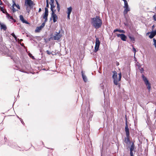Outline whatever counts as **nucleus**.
<instances>
[{"mask_svg": "<svg viewBox=\"0 0 156 156\" xmlns=\"http://www.w3.org/2000/svg\"><path fill=\"white\" fill-rule=\"evenodd\" d=\"M153 40L154 43V44L155 47H156V40H155L154 39H153Z\"/></svg>", "mask_w": 156, "mask_h": 156, "instance_id": "nucleus-33", "label": "nucleus"}, {"mask_svg": "<svg viewBox=\"0 0 156 156\" xmlns=\"http://www.w3.org/2000/svg\"><path fill=\"white\" fill-rule=\"evenodd\" d=\"M120 33H125V31L123 30H121L120 31Z\"/></svg>", "mask_w": 156, "mask_h": 156, "instance_id": "nucleus-37", "label": "nucleus"}, {"mask_svg": "<svg viewBox=\"0 0 156 156\" xmlns=\"http://www.w3.org/2000/svg\"><path fill=\"white\" fill-rule=\"evenodd\" d=\"M121 30H119V29H116L115 30H114V31L113 32L115 33V32H117V31H118V32H120V31Z\"/></svg>", "mask_w": 156, "mask_h": 156, "instance_id": "nucleus-32", "label": "nucleus"}, {"mask_svg": "<svg viewBox=\"0 0 156 156\" xmlns=\"http://www.w3.org/2000/svg\"><path fill=\"white\" fill-rule=\"evenodd\" d=\"M1 29L4 30H5L6 29V27L5 25L3 24H1Z\"/></svg>", "mask_w": 156, "mask_h": 156, "instance_id": "nucleus-23", "label": "nucleus"}, {"mask_svg": "<svg viewBox=\"0 0 156 156\" xmlns=\"http://www.w3.org/2000/svg\"><path fill=\"white\" fill-rule=\"evenodd\" d=\"M133 52L134 53V54L135 55L136 51V50L135 48L133 47Z\"/></svg>", "mask_w": 156, "mask_h": 156, "instance_id": "nucleus-36", "label": "nucleus"}, {"mask_svg": "<svg viewBox=\"0 0 156 156\" xmlns=\"http://www.w3.org/2000/svg\"><path fill=\"white\" fill-rule=\"evenodd\" d=\"M56 4L57 5V10L58 12H59L60 10V5L57 1V0H55Z\"/></svg>", "mask_w": 156, "mask_h": 156, "instance_id": "nucleus-20", "label": "nucleus"}, {"mask_svg": "<svg viewBox=\"0 0 156 156\" xmlns=\"http://www.w3.org/2000/svg\"><path fill=\"white\" fill-rule=\"evenodd\" d=\"M117 36L118 37H120L121 39L123 41H125L126 40L127 37L124 34H117Z\"/></svg>", "mask_w": 156, "mask_h": 156, "instance_id": "nucleus-10", "label": "nucleus"}, {"mask_svg": "<svg viewBox=\"0 0 156 156\" xmlns=\"http://www.w3.org/2000/svg\"><path fill=\"white\" fill-rule=\"evenodd\" d=\"M154 25H153L152 26V28H154Z\"/></svg>", "mask_w": 156, "mask_h": 156, "instance_id": "nucleus-42", "label": "nucleus"}, {"mask_svg": "<svg viewBox=\"0 0 156 156\" xmlns=\"http://www.w3.org/2000/svg\"><path fill=\"white\" fill-rule=\"evenodd\" d=\"M12 2H13V3L12 5V10L13 12L14 13L16 11V9L14 8V6H15V3L13 0L12 1Z\"/></svg>", "mask_w": 156, "mask_h": 156, "instance_id": "nucleus-22", "label": "nucleus"}, {"mask_svg": "<svg viewBox=\"0 0 156 156\" xmlns=\"http://www.w3.org/2000/svg\"><path fill=\"white\" fill-rule=\"evenodd\" d=\"M15 5L19 9H20V6L18 4H16Z\"/></svg>", "mask_w": 156, "mask_h": 156, "instance_id": "nucleus-31", "label": "nucleus"}, {"mask_svg": "<svg viewBox=\"0 0 156 156\" xmlns=\"http://www.w3.org/2000/svg\"><path fill=\"white\" fill-rule=\"evenodd\" d=\"M133 151V150H130V156H134Z\"/></svg>", "mask_w": 156, "mask_h": 156, "instance_id": "nucleus-27", "label": "nucleus"}, {"mask_svg": "<svg viewBox=\"0 0 156 156\" xmlns=\"http://www.w3.org/2000/svg\"><path fill=\"white\" fill-rule=\"evenodd\" d=\"M6 15L7 17L8 18V19L9 20H10V19L12 16L10 15L8 12H6Z\"/></svg>", "mask_w": 156, "mask_h": 156, "instance_id": "nucleus-26", "label": "nucleus"}, {"mask_svg": "<svg viewBox=\"0 0 156 156\" xmlns=\"http://www.w3.org/2000/svg\"><path fill=\"white\" fill-rule=\"evenodd\" d=\"M100 44V42L99 38H97L96 39L95 45L94 50V52H96L98 50Z\"/></svg>", "mask_w": 156, "mask_h": 156, "instance_id": "nucleus-6", "label": "nucleus"}, {"mask_svg": "<svg viewBox=\"0 0 156 156\" xmlns=\"http://www.w3.org/2000/svg\"><path fill=\"white\" fill-rule=\"evenodd\" d=\"M29 56H31V55H29Z\"/></svg>", "mask_w": 156, "mask_h": 156, "instance_id": "nucleus-47", "label": "nucleus"}, {"mask_svg": "<svg viewBox=\"0 0 156 156\" xmlns=\"http://www.w3.org/2000/svg\"><path fill=\"white\" fill-rule=\"evenodd\" d=\"M20 20L23 23H25L27 24H29L30 23L27 22V20H25L24 19L22 15H20Z\"/></svg>", "mask_w": 156, "mask_h": 156, "instance_id": "nucleus-14", "label": "nucleus"}, {"mask_svg": "<svg viewBox=\"0 0 156 156\" xmlns=\"http://www.w3.org/2000/svg\"><path fill=\"white\" fill-rule=\"evenodd\" d=\"M126 137L124 138V142L126 144L130 143L129 135H126Z\"/></svg>", "mask_w": 156, "mask_h": 156, "instance_id": "nucleus-12", "label": "nucleus"}, {"mask_svg": "<svg viewBox=\"0 0 156 156\" xmlns=\"http://www.w3.org/2000/svg\"><path fill=\"white\" fill-rule=\"evenodd\" d=\"M46 52L49 55H50L51 54V52H50L49 51L47 50L46 51Z\"/></svg>", "mask_w": 156, "mask_h": 156, "instance_id": "nucleus-34", "label": "nucleus"}, {"mask_svg": "<svg viewBox=\"0 0 156 156\" xmlns=\"http://www.w3.org/2000/svg\"><path fill=\"white\" fill-rule=\"evenodd\" d=\"M118 75H119V81L121 80V73H119Z\"/></svg>", "mask_w": 156, "mask_h": 156, "instance_id": "nucleus-28", "label": "nucleus"}, {"mask_svg": "<svg viewBox=\"0 0 156 156\" xmlns=\"http://www.w3.org/2000/svg\"><path fill=\"white\" fill-rule=\"evenodd\" d=\"M46 6L45 9V12L43 14V18L48 19V8L49 7V4L48 0H46Z\"/></svg>", "mask_w": 156, "mask_h": 156, "instance_id": "nucleus-4", "label": "nucleus"}, {"mask_svg": "<svg viewBox=\"0 0 156 156\" xmlns=\"http://www.w3.org/2000/svg\"><path fill=\"white\" fill-rule=\"evenodd\" d=\"M56 34H55L53 37V39L55 40H58L62 37V36L60 34V31L58 33L56 32Z\"/></svg>", "mask_w": 156, "mask_h": 156, "instance_id": "nucleus-8", "label": "nucleus"}, {"mask_svg": "<svg viewBox=\"0 0 156 156\" xmlns=\"http://www.w3.org/2000/svg\"><path fill=\"white\" fill-rule=\"evenodd\" d=\"M124 8V10L123 11V14L124 15H125L128 12L130 11V9L128 7H123Z\"/></svg>", "mask_w": 156, "mask_h": 156, "instance_id": "nucleus-15", "label": "nucleus"}, {"mask_svg": "<svg viewBox=\"0 0 156 156\" xmlns=\"http://www.w3.org/2000/svg\"><path fill=\"white\" fill-rule=\"evenodd\" d=\"M29 56H31V55H29Z\"/></svg>", "mask_w": 156, "mask_h": 156, "instance_id": "nucleus-46", "label": "nucleus"}, {"mask_svg": "<svg viewBox=\"0 0 156 156\" xmlns=\"http://www.w3.org/2000/svg\"><path fill=\"white\" fill-rule=\"evenodd\" d=\"M143 70V68L141 70Z\"/></svg>", "mask_w": 156, "mask_h": 156, "instance_id": "nucleus-44", "label": "nucleus"}, {"mask_svg": "<svg viewBox=\"0 0 156 156\" xmlns=\"http://www.w3.org/2000/svg\"><path fill=\"white\" fill-rule=\"evenodd\" d=\"M41 11V8H40L39 9L38 12H40Z\"/></svg>", "mask_w": 156, "mask_h": 156, "instance_id": "nucleus-39", "label": "nucleus"}, {"mask_svg": "<svg viewBox=\"0 0 156 156\" xmlns=\"http://www.w3.org/2000/svg\"><path fill=\"white\" fill-rule=\"evenodd\" d=\"M12 2H13V3L12 5V10L13 12L14 13L16 11V9L14 8V6H15V3L13 0L12 1Z\"/></svg>", "mask_w": 156, "mask_h": 156, "instance_id": "nucleus-21", "label": "nucleus"}, {"mask_svg": "<svg viewBox=\"0 0 156 156\" xmlns=\"http://www.w3.org/2000/svg\"><path fill=\"white\" fill-rule=\"evenodd\" d=\"M91 23L94 28L98 29L101 27L102 21L100 16H96L95 17L91 18Z\"/></svg>", "mask_w": 156, "mask_h": 156, "instance_id": "nucleus-1", "label": "nucleus"}, {"mask_svg": "<svg viewBox=\"0 0 156 156\" xmlns=\"http://www.w3.org/2000/svg\"><path fill=\"white\" fill-rule=\"evenodd\" d=\"M112 78L114 79V83L116 85L118 84L117 80V73H114L112 76Z\"/></svg>", "mask_w": 156, "mask_h": 156, "instance_id": "nucleus-7", "label": "nucleus"}, {"mask_svg": "<svg viewBox=\"0 0 156 156\" xmlns=\"http://www.w3.org/2000/svg\"><path fill=\"white\" fill-rule=\"evenodd\" d=\"M153 17L154 20L156 21V15H154L153 16Z\"/></svg>", "mask_w": 156, "mask_h": 156, "instance_id": "nucleus-35", "label": "nucleus"}, {"mask_svg": "<svg viewBox=\"0 0 156 156\" xmlns=\"http://www.w3.org/2000/svg\"><path fill=\"white\" fill-rule=\"evenodd\" d=\"M143 70V68L141 70Z\"/></svg>", "mask_w": 156, "mask_h": 156, "instance_id": "nucleus-45", "label": "nucleus"}, {"mask_svg": "<svg viewBox=\"0 0 156 156\" xmlns=\"http://www.w3.org/2000/svg\"><path fill=\"white\" fill-rule=\"evenodd\" d=\"M135 148V146L134 144V142H132L130 148V150H134Z\"/></svg>", "mask_w": 156, "mask_h": 156, "instance_id": "nucleus-19", "label": "nucleus"}, {"mask_svg": "<svg viewBox=\"0 0 156 156\" xmlns=\"http://www.w3.org/2000/svg\"><path fill=\"white\" fill-rule=\"evenodd\" d=\"M32 58H33V59L34 58V56H32Z\"/></svg>", "mask_w": 156, "mask_h": 156, "instance_id": "nucleus-43", "label": "nucleus"}, {"mask_svg": "<svg viewBox=\"0 0 156 156\" xmlns=\"http://www.w3.org/2000/svg\"><path fill=\"white\" fill-rule=\"evenodd\" d=\"M0 9L3 13H5L6 14V12H7L5 9H4L2 7H1Z\"/></svg>", "mask_w": 156, "mask_h": 156, "instance_id": "nucleus-24", "label": "nucleus"}, {"mask_svg": "<svg viewBox=\"0 0 156 156\" xmlns=\"http://www.w3.org/2000/svg\"><path fill=\"white\" fill-rule=\"evenodd\" d=\"M51 12H55L56 10L54 9L55 8V6L54 4L51 5Z\"/></svg>", "mask_w": 156, "mask_h": 156, "instance_id": "nucleus-18", "label": "nucleus"}, {"mask_svg": "<svg viewBox=\"0 0 156 156\" xmlns=\"http://www.w3.org/2000/svg\"><path fill=\"white\" fill-rule=\"evenodd\" d=\"M34 5V2L31 0H25V5L26 6L27 10L28 7L30 9L32 8Z\"/></svg>", "mask_w": 156, "mask_h": 156, "instance_id": "nucleus-2", "label": "nucleus"}, {"mask_svg": "<svg viewBox=\"0 0 156 156\" xmlns=\"http://www.w3.org/2000/svg\"><path fill=\"white\" fill-rule=\"evenodd\" d=\"M142 78L143 80L144 81L145 84L147 86V88L148 89L149 92H150V89L151 88V85L148 80L147 79V78L145 76L144 74H142Z\"/></svg>", "mask_w": 156, "mask_h": 156, "instance_id": "nucleus-3", "label": "nucleus"}, {"mask_svg": "<svg viewBox=\"0 0 156 156\" xmlns=\"http://www.w3.org/2000/svg\"><path fill=\"white\" fill-rule=\"evenodd\" d=\"M13 20V21L14 22H15L16 21V20L14 19V20Z\"/></svg>", "mask_w": 156, "mask_h": 156, "instance_id": "nucleus-41", "label": "nucleus"}, {"mask_svg": "<svg viewBox=\"0 0 156 156\" xmlns=\"http://www.w3.org/2000/svg\"><path fill=\"white\" fill-rule=\"evenodd\" d=\"M116 65L117 66H118L119 65V63L118 62H116Z\"/></svg>", "mask_w": 156, "mask_h": 156, "instance_id": "nucleus-38", "label": "nucleus"}, {"mask_svg": "<svg viewBox=\"0 0 156 156\" xmlns=\"http://www.w3.org/2000/svg\"><path fill=\"white\" fill-rule=\"evenodd\" d=\"M125 131L126 132V135H129V129L128 128V126L126 120V126L125 127Z\"/></svg>", "mask_w": 156, "mask_h": 156, "instance_id": "nucleus-13", "label": "nucleus"}, {"mask_svg": "<svg viewBox=\"0 0 156 156\" xmlns=\"http://www.w3.org/2000/svg\"><path fill=\"white\" fill-rule=\"evenodd\" d=\"M54 2V0H50V2L49 3L50 5L53 4Z\"/></svg>", "mask_w": 156, "mask_h": 156, "instance_id": "nucleus-30", "label": "nucleus"}, {"mask_svg": "<svg viewBox=\"0 0 156 156\" xmlns=\"http://www.w3.org/2000/svg\"><path fill=\"white\" fill-rule=\"evenodd\" d=\"M129 38L131 40L133 41H135V38L133 36H129Z\"/></svg>", "mask_w": 156, "mask_h": 156, "instance_id": "nucleus-25", "label": "nucleus"}, {"mask_svg": "<svg viewBox=\"0 0 156 156\" xmlns=\"http://www.w3.org/2000/svg\"><path fill=\"white\" fill-rule=\"evenodd\" d=\"M11 35H12V36H13L14 38L16 40V39H17V37H16V36L15 35V34H14V33H12L11 34Z\"/></svg>", "mask_w": 156, "mask_h": 156, "instance_id": "nucleus-29", "label": "nucleus"}, {"mask_svg": "<svg viewBox=\"0 0 156 156\" xmlns=\"http://www.w3.org/2000/svg\"><path fill=\"white\" fill-rule=\"evenodd\" d=\"M14 20V19L13 18L12 16V17L10 19V20Z\"/></svg>", "mask_w": 156, "mask_h": 156, "instance_id": "nucleus-40", "label": "nucleus"}, {"mask_svg": "<svg viewBox=\"0 0 156 156\" xmlns=\"http://www.w3.org/2000/svg\"><path fill=\"white\" fill-rule=\"evenodd\" d=\"M44 19V22L41 24L40 26L37 27L35 30V32L36 33L39 32L45 26V23L48 21V19L43 18Z\"/></svg>", "mask_w": 156, "mask_h": 156, "instance_id": "nucleus-5", "label": "nucleus"}, {"mask_svg": "<svg viewBox=\"0 0 156 156\" xmlns=\"http://www.w3.org/2000/svg\"><path fill=\"white\" fill-rule=\"evenodd\" d=\"M156 35V30H154L152 32L150 35L149 36V37L150 38H152Z\"/></svg>", "mask_w": 156, "mask_h": 156, "instance_id": "nucleus-16", "label": "nucleus"}, {"mask_svg": "<svg viewBox=\"0 0 156 156\" xmlns=\"http://www.w3.org/2000/svg\"><path fill=\"white\" fill-rule=\"evenodd\" d=\"M55 12H51V16L53 18V21L54 23H55L57 20L58 18L56 14H55Z\"/></svg>", "mask_w": 156, "mask_h": 156, "instance_id": "nucleus-11", "label": "nucleus"}, {"mask_svg": "<svg viewBox=\"0 0 156 156\" xmlns=\"http://www.w3.org/2000/svg\"><path fill=\"white\" fill-rule=\"evenodd\" d=\"M72 10V8L71 6L67 8L66 13L67 14V19L68 20L70 19V16Z\"/></svg>", "mask_w": 156, "mask_h": 156, "instance_id": "nucleus-9", "label": "nucleus"}, {"mask_svg": "<svg viewBox=\"0 0 156 156\" xmlns=\"http://www.w3.org/2000/svg\"><path fill=\"white\" fill-rule=\"evenodd\" d=\"M81 73L82 74V76L83 80L85 82H86L87 81V78L86 76L84 75L83 71H82Z\"/></svg>", "mask_w": 156, "mask_h": 156, "instance_id": "nucleus-17", "label": "nucleus"}]
</instances>
